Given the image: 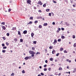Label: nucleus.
<instances>
[{
	"mask_svg": "<svg viewBox=\"0 0 76 76\" xmlns=\"http://www.w3.org/2000/svg\"><path fill=\"white\" fill-rule=\"evenodd\" d=\"M63 70V69L61 67H60L59 68V70Z\"/></svg>",
	"mask_w": 76,
	"mask_h": 76,
	"instance_id": "13",
	"label": "nucleus"
},
{
	"mask_svg": "<svg viewBox=\"0 0 76 76\" xmlns=\"http://www.w3.org/2000/svg\"><path fill=\"white\" fill-rule=\"evenodd\" d=\"M12 76H14V75H15V74H13V73H12V74H11V75L12 76Z\"/></svg>",
	"mask_w": 76,
	"mask_h": 76,
	"instance_id": "57",
	"label": "nucleus"
},
{
	"mask_svg": "<svg viewBox=\"0 0 76 76\" xmlns=\"http://www.w3.org/2000/svg\"><path fill=\"white\" fill-rule=\"evenodd\" d=\"M38 21L37 20H36L34 21V23H38Z\"/></svg>",
	"mask_w": 76,
	"mask_h": 76,
	"instance_id": "38",
	"label": "nucleus"
},
{
	"mask_svg": "<svg viewBox=\"0 0 76 76\" xmlns=\"http://www.w3.org/2000/svg\"><path fill=\"white\" fill-rule=\"evenodd\" d=\"M34 9H37V7H34Z\"/></svg>",
	"mask_w": 76,
	"mask_h": 76,
	"instance_id": "59",
	"label": "nucleus"
},
{
	"mask_svg": "<svg viewBox=\"0 0 76 76\" xmlns=\"http://www.w3.org/2000/svg\"><path fill=\"white\" fill-rule=\"evenodd\" d=\"M61 30H62V31H64V28H61Z\"/></svg>",
	"mask_w": 76,
	"mask_h": 76,
	"instance_id": "55",
	"label": "nucleus"
},
{
	"mask_svg": "<svg viewBox=\"0 0 76 76\" xmlns=\"http://www.w3.org/2000/svg\"><path fill=\"white\" fill-rule=\"evenodd\" d=\"M32 22L30 21L29 22V23H28V24H32Z\"/></svg>",
	"mask_w": 76,
	"mask_h": 76,
	"instance_id": "22",
	"label": "nucleus"
},
{
	"mask_svg": "<svg viewBox=\"0 0 76 76\" xmlns=\"http://www.w3.org/2000/svg\"><path fill=\"white\" fill-rule=\"evenodd\" d=\"M38 12H40V13H41V12H42L41 10H38Z\"/></svg>",
	"mask_w": 76,
	"mask_h": 76,
	"instance_id": "46",
	"label": "nucleus"
},
{
	"mask_svg": "<svg viewBox=\"0 0 76 76\" xmlns=\"http://www.w3.org/2000/svg\"><path fill=\"white\" fill-rule=\"evenodd\" d=\"M58 31H60L61 30V28H58Z\"/></svg>",
	"mask_w": 76,
	"mask_h": 76,
	"instance_id": "58",
	"label": "nucleus"
},
{
	"mask_svg": "<svg viewBox=\"0 0 76 76\" xmlns=\"http://www.w3.org/2000/svg\"><path fill=\"white\" fill-rule=\"evenodd\" d=\"M53 3H57V2L54 1V0H53Z\"/></svg>",
	"mask_w": 76,
	"mask_h": 76,
	"instance_id": "36",
	"label": "nucleus"
},
{
	"mask_svg": "<svg viewBox=\"0 0 76 76\" xmlns=\"http://www.w3.org/2000/svg\"><path fill=\"white\" fill-rule=\"evenodd\" d=\"M50 61H53V58H51L50 59Z\"/></svg>",
	"mask_w": 76,
	"mask_h": 76,
	"instance_id": "21",
	"label": "nucleus"
},
{
	"mask_svg": "<svg viewBox=\"0 0 76 76\" xmlns=\"http://www.w3.org/2000/svg\"><path fill=\"white\" fill-rule=\"evenodd\" d=\"M2 29H4V30H5V29H6V27H5V26H2Z\"/></svg>",
	"mask_w": 76,
	"mask_h": 76,
	"instance_id": "7",
	"label": "nucleus"
},
{
	"mask_svg": "<svg viewBox=\"0 0 76 76\" xmlns=\"http://www.w3.org/2000/svg\"><path fill=\"white\" fill-rule=\"evenodd\" d=\"M24 59H25V60H28V59H29V57L28 56L24 58Z\"/></svg>",
	"mask_w": 76,
	"mask_h": 76,
	"instance_id": "5",
	"label": "nucleus"
},
{
	"mask_svg": "<svg viewBox=\"0 0 76 76\" xmlns=\"http://www.w3.org/2000/svg\"><path fill=\"white\" fill-rule=\"evenodd\" d=\"M58 76H60V75H61V73H59L58 75Z\"/></svg>",
	"mask_w": 76,
	"mask_h": 76,
	"instance_id": "62",
	"label": "nucleus"
},
{
	"mask_svg": "<svg viewBox=\"0 0 76 76\" xmlns=\"http://www.w3.org/2000/svg\"><path fill=\"white\" fill-rule=\"evenodd\" d=\"M9 33H7V36H9Z\"/></svg>",
	"mask_w": 76,
	"mask_h": 76,
	"instance_id": "49",
	"label": "nucleus"
},
{
	"mask_svg": "<svg viewBox=\"0 0 76 76\" xmlns=\"http://www.w3.org/2000/svg\"><path fill=\"white\" fill-rule=\"evenodd\" d=\"M55 75H58V74L57 73H55Z\"/></svg>",
	"mask_w": 76,
	"mask_h": 76,
	"instance_id": "56",
	"label": "nucleus"
},
{
	"mask_svg": "<svg viewBox=\"0 0 76 76\" xmlns=\"http://www.w3.org/2000/svg\"><path fill=\"white\" fill-rule=\"evenodd\" d=\"M67 61H69V63H71V60H70L69 61V59H67Z\"/></svg>",
	"mask_w": 76,
	"mask_h": 76,
	"instance_id": "28",
	"label": "nucleus"
},
{
	"mask_svg": "<svg viewBox=\"0 0 76 76\" xmlns=\"http://www.w3.org/2000/svg\"><path fill=\"white\" fill-rule=\"evenodd\" d=\"M1 24H2V25H5V22H2L1 23Z\"/></svg>",
	"mask_w": 76,
	"mask_h": 76,
	"instance_id": "19",
	"label": "nucleus"
},
{
	"mask_svg": "<svg viewBox=\"0 0 76 76\" xmlns=\"http://www.w3.org/2000/svg\"><path fill=\"white\" fill-rule=\"evenodd\" d=\"M4 44L3 43L2 44V47H4Z\"/></svg>",
	"mask_w": 76,
	"mask_h": 76,
	"instance_id": "51",
	"label": "nucleus"
},
{
	"mask_svg": "<svg viewBox=\"0 0 76 76\" xmlns=\"http://www.w3.org/2000/svg\"><path fill=\"white\" fill-rule=\"evenodd\" d=\"M67 69H69V66H68L67 67Z\"/></svg>",
	"mask_w": 76,
	"mask_h": 76,
	"instance_id": "64",
	"label": "nucleus"
},
{
	"mask_svg": "<svg viewBox=\"0 0 76 76\" xmlns=\"http://www.w3.org/2000/svg\"><path fill=\"white\" fill-rule=\"evenodd\" d=\"M53 25H55V23L54 22H53L52 23Z\"/></svg>",
	"mask_w": 76,
	"mask_h": 76,
	"instance_id": "61",
	"label": "nucleus"
},
{
	"mask_svg": "<svg viewBox=\"0 0 76 76\" xmlns=\"http://www.w3.org/2000/svg\"><path fill=\"white\" fill-rule=\"evenodd\" d=\"M6 48H7V47L6 46L4 47L3 48V49H6Z\"/></svg>",
	"mask_w": 76,
	"mask_h": 76,
	"instance_id": "24",
	"label": "nucleus"
},
{
	"mask_svg": "<svg viewBox=\"0 0 76 76\" xmlns=\"http://www.w3.org/2000/svg\"><path fill=\"white\" fill-rule=\"evenodd\" d=\"M18 35H21V34H20V31H18Z\"/></svg>",
	"mask_w": 76,
	"mask_h": 76,
	"instance_id": "10",
	"label": "nucleus"
},
{
	"mask_svg": "<svg viewBox=\"0 0 76 76\" xmlns=\"http://www.w3.org/2000/svg\"><path fill=\"white\" fill-rule=\"evenodd\" d=\"M33 44H37V41H33Z\"/></svg>",
	"mask_w": 76,
	"mask_h": 76,
	"instance_id": "23",
	"label": "nucleus"
},
{
	"mask_svg": "<svg viewBox=\"0 0 76 76\" xmlns=\"http://www.w3.org/2000/svg\"><path fill=\"white\" fill-rule=\"evenodd\" d=\"M48 76H53V74L49 75Z\"/></svg>",
	"mask_w": 76,
	"mask_h": 76,
	"instance_id": "60",
	"label": "nucleus"
},
{
	"mask_svg": "<svg viewBox=\"0 0 76 76\" xmlns=\"http://www.w3.org/2000/svg\"><path fill=\"white\" fill-rule=\"evenodd\" d=\"M72 38H75V35H73L72 36Z\"/></svg>",
	"mask_w": 76,
	"mask_h": 76,
	"instance_id": "39",
	"label": "nucleus"
},
{
	"mask_svg": "<svg viewBox=\"0 0 76 76\" xmlns=\"http://www.w3.org/2000/svg\"><path fill=\"white\" fill-rule=\"evenodd\" d=\"M6 45H7V46H9V43L7 42H6Z\"/></svg>",
	"mask_w": 76,
	"mask_h": 76,
	"instance_id": "14",
	"label": "nucleus"
},
{
	"mask_svg": "<svg viewBox=\"0 0 76 76\" xmlns=\"http://www.w3.org/2000/svg\"><path fill=\"white\" fill-rule=\"evenodd\" d=\"M40 54V52H37L36 53V55H37V54Z\"/></svg>",
	"mask_w": 76,
	"mask_h": 76,
	"instance_id": "27",
	"label": "nucleus"
},
{
	"mask_svg": "<svg viewBox=\"0 0 76 76\" xmlns=\"http://www.w3.org/2000/svg\"><path fill=\"white\" fill-rule=\"evenodd\" d=\"M39 3L40 4V5H42V2L41 1H39Z\"/></svg>",
	"mask_w": 76,
	"mask_h": 76,
	"instance_id": "8",
	"label": "nucleus"
},
{
	"mask_svg": "<svg viewBox=\"0 0 76 76\" xmlns=\"http://www.w3.org/2000/svg\"><path fill=\"white\" fill-rule=\"evenodd\" d=\"M59 54H60V53H57L56 54V56H57V57L58 56V55H59Z\"/></svg>",
	"mask_w": 76,
	"mask_h": 76,
	"instance_id": "43",
	"label": "nucleus"
},
{
	"mask_svg": "<svg viewBox=\"0 0 76 76\" xmlns=\"http://www.w3.org/2000/svg\"><path fill=\"white\" fill-rule=\"evenodd\" d=\"M17 38H15L14 39V41H15V42H16V41H17Z\"/></svg>",
	"mask_w": 76,
	"mask_h": 76,
	"instance_id": "31",
	"label": "nucleus"
},
{
	"mask_svg": "<svg viewBox=\"0 0 76 76\" xmlns=\"http://www.w3.org/2000/svg\"><path fill=\"white\" fill-rule=\"evenodd\" d=\"M44 67H47V65L45 64L44 65Z\"/></svg>",
	"mask_w": 76,
	"mask_h": 76,
	"instance_id": "52",
	"label": "nucleus"
},
{
	"mask_svg": "<svg viewBox=\"0 0 76 76\" xmlns=\"http://www.w3.org/2000/svg\"><path fill=\"white\" fill-rule=\"evenodd\" d=\"M57 40H56V39H55L54 40V42H53V44H54V45H56V43H57Z\"/></svg>",
	"mask_w": 76,
	"mask_h": 76,
	"instance_id": "3",
	"label": "nucleus"
},
{
	"mask_svg": "<svg viewBox=\"0 0 76 76\" xmlns=\"http://www.w3.org/2000/svg\"><path fill=\"white\" fill-rule=\"evenodd\" d=\"M63 50H64V49H63V48H61L60 49V51H63Z\"/></svg>",
	"mask_w": 76,
	"mask_h": 76,
	"instance_id": "18",
	"label": "nucleus"
},
{
	"mask_svg": "<svg viewBox=\"0 0 76 76\" xmlns=\"http://www.w3.org/2000/svg\"><path fill=\"white\" fill-rule=\"evenodd\" d=\"M48 25L47 24V23H44L43 24L44 26H47Z\"/></svg>",
	"mask_w": 76,
	"mask_h": 76,
	"instance_id": "16",
	"label": "nucleus"
},
{
	"mask_svg": "<svg viewBox=\"0 0 76 76\" xmlns=\"http://www.w3.org/2000/svg\"><path fill=\"white\" fill-rule=\"evenodd\" d=\"M23 34H27V31L26 30H25L23 31Z\"/></svg>",
	"mask_w": 76,
	"mask_h": 76,
	"instance_id": "4",
	"label": "nucleus"
},
{
	"mask_svg": "<svg viewBox=\"0 0 76 76\" xmlns=\"http://www.w3.org/2000/svg\"><path fill=\"white\" fill-rule=\"evenodd\" d=\"M54 53H56V50H53L52 51V53L53 54H54Z\"/></svg>",
	"mask_w": 76,
	"mask_h": 76,
	"instance_id": "9",
	"label": "nucleus"
},
{
	"mask_svg": "<svg viewBox=\"0 0 76 76\" xmlns=\"http://www.w3.org/2000/svg\"><path fill=\"white\" fill-rule=\"evenodd\" d=\"M39 28H42V26L41 25H39Z\"/></svg>",
	"mask_w": 76,
	"mask_h": 76,
	"instance_id": "20",
	"label": "nucleus"
},
{
	"mask_svg": "<svg viewBox=\"0 0 76 76\" xmlns=\"http://www.w3.org/2000/svg\"><path fill=\"white\" fill-rule=\"evenodd\" d=\"M27 3L28 4H31V0H27Z\"/></svg>",
	"mask_w": 76,
	"mask_h": 76,
	"instance_id": "2",
	"label": "nucleus"
},
{
	"mask_svg": "<svg viewBox=\"0 0 76 76\" xmlns=\"http://www.w3.org/2000/svg\"><path fill=\"white\" fill-rule=\"evenodd\" d=\"M50 11V9H47L46 10V12H49Z\"/></svg>",
	"mask_w": 76,
	"mask_h": 76,
	"instance_id": "32",
	"label": "nucleus"
},
{
	"mask_svg": "<svg viewBox=\"0 0 76 76\" xmlns=\"http://www.w3.org/2000/svg\"><path fill=\"white\" fill-rule=\"evenodd\" d=\"M45 53H47V50L46 49H45Z\"/></svg>",
	"mask_w": 76,
	"mask_h": 76,
	"instance_id": "42",
	"label": "nucleus"
},
{
	"mask_svg": "<svg viewBox=\"0 0 76 76\" xmlns=\"http://www.w3.org/2000/svg\"><path fill=\"white\" fill-rule=\"evenodd\" d=\"M59 30H57V32L58 33V32H59Z\"/></svg>",
	"mask_w": 76,
	"mask_h": 76,
	"instance_id": "63",
	"label": "nucleus"
},
{
	"mask_svg": "<svg viewBox=\"0 0 76 76\" xmlns=\"http://www.w3.org/2000/svg\"><path fill=\"white\" fill-rule=\"evenodd\" d=\"M61 41V39H59L58 40V42H60V41Z\"/></svg>",
	"mask_w": 76,
	"mask_h": 76,
	"instance_id": "26",
	"label": "nucleus"
},
{
	"mask_svg": "<svg viewBox=\"0 0 76 76\" xmlns=\"http://www.w3.org/2000/svg\"><path fill=\"white\" fill-rule=\"evenodd\" d=\"M10 11H11V9H8V12H10Z\"/></svg>",
	"mask_w": 76,
	"mask_h": 76,
	"instance_id": "37",
	"label": "nucleus"
},
{
	"mask_svg": "<svg viewBox=\"0 0 76 76\" xmlns=\"http://www.w3.org/2000/svg\"><path fill=\"white\" fill-rule=\"evenodd\" d=\"M31 37H34V34L33 33H32L31 34Z\"/></svg>",
	"mask_w": 76,
	"mask_h": 76,
	"instance_id": "11",
	"label": "nucleus"
},
{
	"mask_svg": "<svg viewBox=\"0 0 76 76\" xmlns=\"http://www.w3.org/2000/svg\"><path fill=\"white\" fill-rule=\"evenodd\" d=\"M32 50H35V48H34V47H32Z\"/></svg>",
	"mask_w": 76,
	"mask_h": 76,
	"instance_id": "50",
	"label": "nucleus"
},
{
	"mask_svg": "<svg viewBox=\"0 0 76 76\" xmlns=\"http://www.w3.org/2000/svg\"><path fill=\"white\" fill-rule=\"evenodd\" d=\"M6 52V50H2V53H5Z\"/></svg>",
	"mask_w": 76,
	"mask_h": 76,
	"instance_id": "17",
	"label": "nucleus"
},
{
	"mask_svg": "<svg viewBox=\"0 0 76 76\" xmlns=\"http://www.w3.org/2000/svg\"><path fill=\"white\" fill-rule=\"evenodd\" d=\"M49 48L50 49H52V48H53V47H52V46H50Z\"/></svg>",
	"mask_w": 76,
	"mask_h": 76,
	"instance_id": "40",
	"label": "nucleus"
},
{
	"mask_svg": "<svg viewBox=\"0 0 76 76\" xmlns=\"http://www.w3.org/2000/svg\"><path fill=\"white\" fill-rule=\"evenodd\" d=\"M48 62V61H47V60H46L45 61V62L46 63H47Z\"/></svg>",
	"mask_w": 76,
	"mask_h": 76,
	"instance_id": "54",
	"label": "nucleus"
},
{
	"mask_svg": "<svg viewBox=\"0 0 76 76\" xmlns=\"http://www.w3.org/2000/svg\"><path fill=\"white\" fill-rule=\"evenodd\" d=\"M51 68L50 67L48 68V70L49 71H51Z\"/></svg>",
	"mask_w": 76,
	"mask_h": 76,
	"instance_id": "35",
	"label": "nucleus"
},
{
	"mask_svg": "<svg viewBox=\"0 0 76 76\" xmlns=\"http://www.w3.org/2000/svg\"><path fill=\"white\" fill-rule=\"evenodd\" d=\"M2 38H3V39L4 40H5V39H6V38H5V37H2Z\"/></svg>",
	"mask_w": 76,
	"mask_h": 76,
	"instance_id": "44",
	"label": "nucleus"
},
{
	"mask_svg": "<svg viewBox=\"0 0 76 76\" xmlns=\"http://www.w3.org/2000/svg\"><path fill=\"white\" fill-rule=\"evenodd\" d=\"M61 38L62 39H64V38H65V37L63 36H62L61 37Z\"/></svg>",
	"mask_w": 76,
	"mask_h": 76,
	"instance_id": "15",
	"label": "nucleus"
},
{
	"mask_svg": "<svg viewBox=\"0 0 76 76\" xmlns=\"http://www.w3.org/2000/svg\"><path fill=\"white\" fill-rule=\"evenodd\" d=\"M22 73H25V70H23V71H22Z\"/></svg>",
	"mask_w": 76,
	"mask_h": 76,
	"instance_id": "41",
	"label": "nucleus"
},
{
	"mask_svg": "<svg viewBox=\"0 0 76 76\" xmlns=\"http://www.w3.org/2000/svg\"><path fill=\"white\" fill-rule=\"evenodd\" d=\"M37 19H42V18L40 16H38L37 17Z\"/></svg>",
	"mask_w": 76,
	"mask_h": 76,
	"instance_id": "6",
	"label": "nucleus"
},
{
	"mask_svg": "<svg viewBox=\"0 0 76 76\" xmlns=\"http://www.w3.org/2000/svg\"><path fill=\"white\" fill-rule=\"evenodd\" d=\"M30 19H31V20H33V17H30Z\"/></svg>",
	"mask_w": 76,
	"mask_h": 76,
	"instance_id": "30",
	"label": "nucleus"
},
{
	"mask_svg": "<svg viewBox=\"0 0 76 76\" xmlns=\"http://www.w3.org/2000/svg\"><path fill=\"white\" fill-rule=\"evenodd\" d=\"M20 42H23V39H20Z\"/></svg>",
	"mask_w": 76,
	"mask_h": 76,
	"instance_id": "25",
	"label": "nucleus"
},
{
	"mask_svg": "<svg viewBox=\"0 0 76 76\" xmlns=\"http://www.w3.org/2000/svg\"><path fill=\"white\" fill-rule=\"evenodd\" d=\"M47 5H46V4H44L43 5V7H45Z\"/></svg>",
	"mask_w": 76,
	"mask_h": 76,
	"instance_id": "12",
	"label": "nucleus"
},
{
	"mask_svg": "<svg viewBox=\"0 0 76 76\" xmlns=\"http://www.w3.org/2000/svg\"><path fill=\"white\" fill-rule=\"evenodd\" d=\"M74 47H76V43H74Z\"/></svg>",
	"mask_w": 76,
	"mask_h": 76,
	"instance_id": "34",
	"label": "nucleus"
},
{
	"mask_svg": "<svg viewBox=\"0 0 76 76\" xmlns=\"http://www.w3.org/2000/svg\"><path fill=\"white\" fill-rule=\"evenodd\" d=\"M49 16H51V13H49Z\"/></svg>",
	"mask_w": 76,
	"mask_h": 76,
	"instance_id": "45",
	"label": "nucleus"
},
{
	"mask_svg": "<svg viewBox=\"0 0 76 76\" xmlns=\"http://www.w3.org/2000/svg\"><path fill=\"white\" fill-rule=\"evenodd\" d=\"M16 29V28L13 27L12 29V30H15Z\"/></svg>",
	"mask_w": 76,
	"mask_h": 76,
	"instance_id": "33",
	"label": "nucleus"
},
{
	"mask_svg": "<svg viewBox=\"0 0 76 76\" xmlns=\"http://www.w3.org/2000/svg\"><path fill=\"white\" fill-rule=\"evenodd\" d=\"M34 54H32V55H31V57H34Z\"/></svg>",
	"mask_w": 76,
	"mask_h": 76,
	"instance_id": "48",
	"label": "nucleus"
},
{
	"mask_svg": "<svg viewBox=\"0 0 76 76\" xmlns=\"http://www.w3.org/2000/svg\"><path fill=\"white\" fill-rule=\"evenodd\" d=\"M44 71H47V68H45L44 69Z\"/></svg>",
	"mask_w": 76,
	"mask_h": 76,
	"instance_id": "29",
	"label": "nucleus"
},
{
	"mask_svg": "<svg viewBox=\"0 0 76 76\" xmlns=\"http://www.w3.org/2000/svg\"><path fill=\"white\" fill-rule=\"evenodd\" d=\"M29 53L30 54H35V53L32 51H29Z\"/></svg>",
	"mask_w": 76,
	"mask_h": 76,
	"instance_id": "1",
	"label": "nucleus"
},
{
	"mask_svg": "<svg viewBox=\"0 0 76 76\" xmlns=\"http://www.w3.org/2000/svg\"><path fill=\"white\" fill-rule=\"evenodd\" d=\"M64 51V53H67V52L66 51V50H65Z\"/></svg>",
	"mask_w": 76,
	"mask_h": 76,
	"instance_id": "53",
	"label": "nucleus"
},
{
	"mask_svg": "<svg viewBox=\"0 0 76 76\" xmlns=\"http://www.w3.org/2000/svg\"><path fill=\"white\" fill-rule=\"evenodd\" d=\"M41 75H42V76H44V74L43 73H41Z\"/></svg>",
	"mask_w": 76,
	"mask_h": 76,
	"instance_id": "47",
	"label": "nucleus"
}]
</instances>
